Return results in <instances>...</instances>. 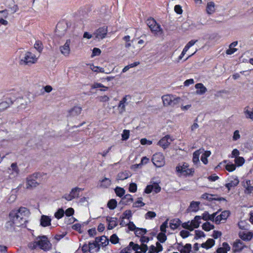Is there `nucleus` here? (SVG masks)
I'll return each instance as SVG.
<instances>
[{"label": "nucleus", "instance_id": "obj_1", "mask_svg": "<svg viewBox=\"0 0 253 253\" xmlns=\"http://www.w3.org/2000/svg\"><path fill=\"white\" fill-rule=\"evenodd\" d=\"M29 214V211L24 207H21L17 210H14L9 213V223L11 226L13 227L22 226L27 222Z\"/></svg>", "mask_w": 253, "mask_h": 253}, {"label": "nucleus", "instance_id": "obj_2", "mask_svg": "<svg viewBox=\"0 0 253 253\" xmlns=\"http://www.w3.org/2000/svg\"><path fill=\"white\" fill-rule=\"evenodd\" d=\"M29 248L34 250L39 247L41 249L47 251L51 248V244L45 236H39L36 238V240L30 243L28 245Z\"/></svg>", "mask_w": 253, "mask_h": 253}, {"label": "nucleus", "instance_id": "obj_3", "mask_svg": "<svg viewBox=\"0 0 253 253\" xmlns=\"http://www.w3.org/2000/svg\"><path fill=\"white\" fill-rule=\"evenodd\" d=\"M19 63L22 66L31 65L37 62L38 57L29 51L21 52L19 57Z\"/></svg>", "mask_w": 253, "mask_h": 253}, {"label": "nucleus", "instance_id": "obj_4", "mask_svg": "<svg viewBox=\"0 0 253 253\" xmlns=\"http://www.w3.org/2000/svg\"><path fill=\"white\" fill-rule=\"evenodd\" d=\"M42 174L39 173H35L28 176L26 178V189H32L38 186L42 181Z\"/></svg>", "mask_w": 253, "mask_h": 253}, {"label": "nucleus", "instance_id": "obj_5", "mask_svg": "<svg viewBox=\"0 0 253 253\" xmlns=\"http://www.w3.org/2000/svg\"><path fill=\"white\" fill-rule=\"evenodd\" d=\"M163 103L165 106H174L177 105L181 99L171 94L164 95L162 97Z\"/></svg>", "mask_w": 253, "mask_h": 253}, {"label": "nucleus", "instance_id": "obj_6", "mask_svg": "<svg viewBox=\"0 0 253 253\" xmlns=\"http://www.w3.org/2000/svg\"><path fill=\"white\" fill-rule=\"evenodd\" d=\"M188 168V166L186 163H184L182 165H178L176 167V171L180 176L192 175L194 171V169Z\"/></svg>", "mask_w": 253, "mask_h": 253}, {"label": "nucleus", "instance_id": "obj_7", "mask_svg": "<svg viewBox=\"0 0 253 253\" xmlns=\"http://www.w3.org/2000/svg\"><path fill=\"white\" fill-rule=\"evenodd\" d=\"M201 219V216L197 215L191 222H184L182 224V226L184 228L190 231H193L194 228H197L199 226Z\"/></svg>", "mask_w": 253, "mask_h": 253}, {"label": "nucleus", "instance_id": "obj_8", "mask_svg": "<svg viewBox=\"0 0 253 253\" xmlns=\"http://www.w3.org/2000/svg\"><path fill=\"white\" fill-rule=\"evenodd\" d=\"M130 99L129 95H126L120 100L117 106L118 113L119 115H122L126 111V106L128 104V100Z\"/></svg>", "mask_w": 253, "mask_h": 253}, {"label": "nucleus", "instance_id": "obj_9", "mask_svg": "<svg viewBox=\"0 0 253 253\" xmlns=\"http://www.w3.org/2000/svg\"><path fill=\"white\" fill-rule=\"evenodd\" d=\"M147 25L151 29L152 32H154L156 34L160 33L162 34L163 30L161 27V26L158 24L154 18H150L147 20Z\"/></svg>", "mask_w": 253, "mask_h": 253}, {"label": "nucleus", "instance_id": "obj_10", "mask_svg": "<svg viewBox=\"0 0 253 253\" xmlns=\"http://www.w3.org/2000/svg\"><path fill=\"white\" fill-rule=\"evenodd\" d=\"M152 161L154 165L157 168H161L165 164L164 156L161 153H158L154 155Z\"/></svg>", "mask_w": 253, "mask_h": 253}, {"label": "nucleus", "instance_id": "obj_11", "mask_svg": "<svg viewBox=\"0 0 253 253\" xmlns=\"http://www.w3.org/2000/svg\"><path fill=\"white\" fill-rule=\"evenodd\" d=\"M107 32V27L103 26L96 30L93 33V36L94 37L96 40L100 41L106 37Z\"/></svg>", "mask_w": 253, "mask_h": 253}, {"label": "nucleus", "instance_id": "obj_12", "mask_svg": "<svg viewBox=\"0 0 253 253\" xmlns=\"http://www.w3.org/2000/svg\"><path fill=\"white\" fill-rule=\"evenodd\" d=\"M29 102V101L26 97L17 98L15 100V104L17 105V111H21L25 109Z\"/></svg>", "mask_w": 253, "mask_h": 253}, {"label": "nucleus", "instance_id": "obj_13", "mask_svg": "<svg viewBox=\"0 0 253 253\" xmlns=\"http://www.w3.org/2000/svg\"><path fill=\"white\" fill-rule=\"evenodd\" d=\"M83 190V189L79 187L73 188L70 193L64 195L63 198L67 201H71L75 198H78L80 192Z\"/></svg>", "mask_w": 253, "mask_h": 253}, {"label": "nucleus", "instance_id": "obj_14", "mask_svg": "<svg viewBox=\"0 0 253 253\" xmlns=\"http://www.w3.org/2000/svg\"><path fill=\"white\" fill-rule=\"evenodd\" d=\"M71 43V41L70 39H67L64 44L62 45H61L59 47V50L61 53L64 56L67 57L69 56L70 52V44Z\"/></svg>", "mask_w": 253, "mask_h": 253}, {"label": "nucleus", "instance_id": "obj_15", "mask_svg": "<svg viewBox=\"0 0 253 253\" xmlns=\"http://www.w3.org/2000/svg\"><path fill=\"white\" fill-rule=\"evenodd\" d=\"M173 139L169 135H167L161 139L157 144L165 149L170 145Z\"/></svg>", "mask_w": 253, "mask_h": 253}, {"label": "nucleus", "instance_id": "obj_16", "mask_svg": "<svg viewBox=\"0 0 253 253\" xmlns=\"http://www.w3.org/2000/svg\"><path fill=\"white\" fill-rule=\"evenodd\" d=\"M130 247H132V249L135 251L140 250V252L144 253H146L148 250V247L146 245L142 244L141 246L138 245L137 244L134 243L133 242L129 243Z\"/></svg>", "mask_w": 253, "mask_h": 253}, {"label": "nucleus", "instance_id": "obj_17", "mask_svg": "<svg viewBox=\"0 0 253 253\" xmlns=\"http://www.w3.org/2000/svg\"><path fill=\"white\" fill-rule=\"evenodd\" d=\"M7 172L10 175L13 176L17 175L19 172V169L16 163H12L10 167L8 168Z\"/></svg>", "mask_w": 253, "mask_h": 253}, {"label": "nucleus", "instance_id": "obj_18", "mask_svg": "<svg viewBox=\"0 0 253 253\" xmlns=\"http://www.w3.org/2000/svg\"><path fill=\"white\" fill-rule=\"evenodd\" d=\"M243 186L245 188L244 192L247 194L253 193V186L251 184L250 180H246L243 182Z\"/></svg>", "mask_w": 253, "mask_h": 253}, {"label": "nucleus", "instance_id": "obj_19", "mask_svg": "<svg viewBox=\"0 0 253 253\" xmlns=\"http://www.w3.org/2000/svg\"><path fill=\"white\" fill-rule=\"evenodd\" d=\"M246 247L243 243L240 240H236L233 245V250L234 252H239Z\"/></svg>", "mask_w": 253, "mask_h": 253}, {"label": "nucleus", "instance_id": "obj_20", "mask_svg": "<svg viewBox=\"0 0 253 253\" xmlns=\"http://www.w3.org/2000/svg\"><path fill=\"white\" fill-rule=\"evenodd\" d=\"M239 236L243 240L250 241L253 237V233L251 232L241 231L239 233Z\"/></svg>", "mask_w": 253, "mask_h": 253}, {"label": "nucleus", "instance_id": "obj_21", "mask_svg": "<svg viewBox=\"0 0 253 253\" xmlns=\"http://www.w3.org/2000/svg\"><path fill=\"white\" fill-rule=\"evenodd\" d=\"M117 218L109 216L107 217L106 221L108 223V229L111 230L115 227L117 225Z\"/></svg>", "mask_w": 253, "mask_h": 253}, {"label": "nucleus", "instance_id": "obj_22", "mask_svg": "<svg viewBox=\"0 0 253 253\" xmlns=\"http://www.w3.org/2000/svg\"><path fill=\"white\" fill-rule=\"evenodd\" d=\"M163 250V247L159 242H157L156 246H151L150 248L148 253H158Z\"/></svg>", "mask_w": 253, "mask_h": 253}, {"label": "nucleus", "instance_id": "obj_23", "mask_svg": "<svg viewBox=\"0 0 253 253\" xmlns=\"http://www.w3.org/2000/svg\"><path fill=\"white\" fill-rule=\"evenodd\" d=\"M95 241L99 246H106L109 243L108 239L104 236H102L100 237H96Z\"/></svg>", "mask_w": 253, "mask_h": 253}, {"label": "nucleus", "instance_id": "obj_24", "mask_svg": "<svg viewBox=\"0 0 253 253\" xmlns=\"http://www.w3.org/2000/svg\"><path fill=\"white\" fill-rule=\"evenodd\" d=\"M40 223L43 227L49 226L51 224V218L48 216L43 215L41 216Z\"/></svg>", "mask_w": 253, "mask_h": 253}, {"label": "nucleus", "instance_id": "obj_25", "mask_svg": "<svg viewBox=\"0 0 253 253\" xmlns=\"http://www.w3.org/2000/svg\"><path fill=\"white\" fill-rule=\"evenodd\" d=\"M82 108L80 106H75L72 108L69 112V115L71 117L78 116L81 113Z\"/></svg>", "mask_w": 253, "mask_h": 253}, {"label": "nucleus", "instance_id": "obj_26", "mask_svg": "<svg viewBox=\"0 0 253 253\" xmlns=\"http://www.w3.org/2000/svg\"><path fill=\"white\" fill-rule=\"evenodd\" d=\"M195 87L197 89L196 92L197 94H203L207 91V88L201 83L196 84Z\"/></svg>", "mask_w": 253, "mask_h": 253}, {"label": "nucleus", "instance_id": "obj_27", "mask_svg": "<svg viewBox=\"0 0 253 253\" xmlns=\"http://www.w3.org/2000/svg\"><path fill=\"white\" fill-rule=\"evenodd\" d=\"M203 149H200L193 153L192 161L194 164H197L199 162L200 155L203 153Z\"/></svg>", "mask_w": 253, "mask_h": 253}, {"label": "nucleus", "instance_id": "obj_28", "mask_svg": "<svg viewBox=\"0 0 253 253\" xmlns=\"http://www.w3.org/2000/svg\"><path fill=\"white\" fill-rule=\"evenodd\" d=\"M239 181L237 177L233 178L229 182L225 184L226 187L228 188V191L230 190L232 187L236 186L239 184Z\"/></svg>", "mask_w": 253, "mask_h": 253}, {"label": "nucleus", "instance_id": "obj_29", "mask_svg": "<svg viewBox=\"0 0 253 253\" xmlns=\"http://www.w3.org/2000/svg\"><path fill=\"white\" fill-rule=\"evenodd\" d=\"M7 15L8 13L6 11H0V23L4 25H7L8 22L4 19L6 18Z\"/></svg>", "mask_w": 253, "mask_h": 253}, {"label": "nucleus", "instance_id": "obj_30", "mask_svg": "<svg viewBox=\"0 0 253 253\" xmlns=\"http://www.w3.org/2000/svg\"><path fill=\"white\" fill-rule=\"evenodd\" d=\"M206 11L208 14L211 15L215 11V4L212 1L208 2Z\"/></svg>", "mask_w": 253, "mask_h": 253}, {"label": "nucleus", "instance_id": "obj_31", "mask_svg": "<svg viewBox=\"0 0 253 253\" xmlns=\"http://www.w3.org/2000/svg\"><path fill=\"white\" fill-rule=\"evenodd\" d=\"M216 214H217V213L215 212V213H213L211 214H209L208 213V212H205L204 213H203L202 214V216H201V219H203L206 221L209 220L213 221L214 218L215 216L216 215Z\"/></svg>", "mask_w": 253, "mask_h": 253}, {"label": "nucleus", "instance_id": "obj_32", "mask_svg": "<svg viewBox=\"0 0 253 253\" xmlns=\"http://www.w3.org/2000/svg\"><path fill=\"white\" fill-rule=\"evenodd\" d=\"M191 245L186 244L184 246H181L178 248V250L181 253H190L191 250Z\"/></svg>", "mask_w": 253, "mask_h": 253}, {"label": "nucleus", "instance_id": "obj_33", "mask_svg": "<svg viewBox=\"0 0 253 253\" xmlns=\"http://www.w3.org/2000/svg\"><path fill=\"white\" fill-rule=\"evenodd\" d=\"M237 45V42H235L231 43L229 46V48L226 50V53L227 54L231 55L235 52L237 49L234 48Z\"/></svg>", "mask_w": 253, "mask_h": 253}, {"label": "nucleus", "instance_id": "obj_34", "mask_svg": "<svg viewBox=\"0 0 253 253\" xmlns=\"http://www.w3.org/2000/svg\"><path fill=\"white\" fill-rule=\"evenodd\" d=\"M202 154L201 158V161L205 165L208 163V158L210 157L211 152L210 151H204Z\"/></svg>", "mask_w": 253, "mask_h": 253}, {"label": "nucleus", "instance_id": "obj_35", "mask_svg": "<svg viewBox=\"0 0 253 253\" xmlns=\"http://www.w3.org/2000/svg\"><path fill=\"white\" fill-rule=\"evenodd\" d=\"M244 113L247 118L250 119L253 121V108L252 111H250L249 107L247 106L244 108Z\"/></svg>", "mask_w": 253, "mask_h": 253}, {"label": "nucleus", "instance_id": "obj_36", "mask_svg": "<svg viewBox=\"0 0 253 253\" xmlns=\"http://www.w3.org/2000/svg\"><path fill=\"white\" fill-rule=\"evenodd\" d=\"M123 41L125 42V47L126 48H128L131 46L132 41H131L130 37L129 36L127 35L123 37Z\"/></svg>", "mask_w": 253, "mask_h": 253}, {"label": "nucleus", "instance_id": "obj_37", "mask_svg": "<svg viewBox=\"0 0 253 253\" xmlns=\"http://www.w3.org/2000/svg\"><path fill=\"white\" fill-rule=\"evenodd\" d=\"M214 244V241L212 239H208L207 242L202 244V247L203 248L209 249L212 247Z\"/></svg>", "mask_w": 253, "mask_h": 253}, {"label": "nucleus", "instance_id": "obj_38", "mask_svg": "<svg viewBox=\"0 0 253 253\" xmlns=\"http://www.w3.org/2000/svg\"><path fill=\"white\" fill-rule=\"evenodd\" d=\"M129 176V174L126 171L122 172L118 174L117 179L118 180H124L127 178Z\"/></svg>", "mask_w": 253, "mask_h": 253}, {"label": "nucleus", "instance_id": "obj_39", "mask_svg": "<svg viewBox=\"0 0 253 253\" xmlns=\"http://www.w3.org/2000/svg\"><path fill=\"white\" fill-rule=\"evenodd\" d=\"M200 202H192L190 205V210L191 211H197L199 209V206Z\"/></svg>", "mask_w": 253, "mask_h": 253}, {"label": "nucleus", "instance_id": "obj_40", "mask_svg": "<svg viewBox=\"0 0 253 253\" xmlns=\"http://www.w3.org/2000/svg\"><path fill=\"white\" fill-rule=\"evenodd\" d=\"M111 184V180L108 178H105L101 181V186L104 188H107Z\"/></svg>", "mask_w": 253, "mask_h": 253}, {"label": "nucleus", "instance_id": "obj_41", "mask_svg": "<svg viewBox=\"0 0 253 253\" xmlns=\"http://www.w3.org/2000/svg\"><path fill=\"white\" fill-rule=\"evenodd\" d=\"M214 227V226L209 222H206L202 225L203 229L206 231H209L213 229Z\"/></svg>", "mask_w": 253, "mask_h": 253}, {"label": "nucleus", "instance_id": "obj_42", "mask_svg": "<svg viewBox=\"0 0 253 253\" xmlns=\"http://www.w3.org/2000/svg\"><path fill=\"white\" fill-rule=\"evenodd\" d=\"M139 64V62H135L132 64L127 65L123 68V69L122 70V72L125 73L126 71H127L130 68L134 67L137 66Z\"/></svg>", "mask_w": 253, "mask_h": 253}, {"label": "nucleus", "instance_id": "obj_43", "mask_svg": "<svg viewBox=\"0 0 253 253\" xmlns=\"http://www.w3.org/2000/svg\"><path fill=\"white\" fill-rule=\"evenodd\" d=\"M64 214V211L62 209H59L55 213L54 216L57 219L61 218Z\"/></svg>", "mask_w": 253, "mask_h": 253}, {"label": "nucleus", "instance_id": "obj_44", "mask_svg": "<svg viewBox=\"0 0 253 253\" xmlns=\"http://www.w3.org/2000/svg\"><path fill=\"white\" fill-rule=\"evenodd\" d=\"M146 233V230L144 228H137L135 230V234L137 236H142Z\"/></svg>", "mask_w": 253, "mask_h": 253}, {"label": "nucleus", "instance_id": "obj_45", "mask_svg": "<svg viewBox=\"0 0 253 253\" xmlns=\"http://www.w3.org/2000/svg\"><path fill=\"white\" fill-rule=\"evenodd\" d=\"M107 206L110 209L113 210L115 209L117 206V201L114 199L110 200L108 202Z\"/></svg>", "mask_w": 253, "mask_h": 253}, {"label": "nucleus", "instance_id": "obj_46", "mask_svg": "<svg viewBox=\"0 0 253 253\" xmlns=\"http://www.w3.org/2000/svg\"><path fill=\"white\" fill-rule=\"evenodd\" d=\"M142 198H139L133 203V207L135 208L142 207L145 205V204L142 201Z\"/></svg>", "mask_w": 253, "mask_h": 253}, {"label": "nucleus", "instance_id": "obj_47", "mask_svg": "<svg viewBox=\"0 0 253 253\" xmlns=\"http://www.w3.org/2000/svg\"><path fill=\"white\" fill-rule=\"evenodd\" d=\"M158 240L161 243H164L167 240V236L165 234V233L161 232L157 236Z\"/></svg>", "mask_w": 253, "mask_h": 253}, {"label": "nucleus", "instance_id": "obj_48", "mask_svg": "<svg viewBox=\"0 0 253 253\" xmlns=\"http://www.w3.org/2000/svg\"><path fill=\"white\" fill-rule=\"evenodd\" d=\"M235 163L238 166H241L245 163V159L242 157H237L235 159Z\"/></svg>", "mask_w": 253, "mask_h": 253}, {"label": "nucleus", "instance_id": "obj_49", "mask_svg": "<svg viewBox=\"0 0 253 253\" xmlns=\"http://www.w3.org/2000/svg\"><path fill=\"white\" fill-rule=\"evenodd\" d=\"M179 221L177 220H171L169 223V226L172 229H176L179 226Z\"/></svg>", "mask_w": 253, "mask_h": 253}, {"label": "nucleus", "instance_id": "obj_50", "mask_svg": "<svg viewBox=\"0 0 253 253\" xmlns=\"http://www.w3.org/2000/svg\"><path fill=\"white\" fill-rule=\"evenodd\" d=\"M34 48L39 52H41L43 48L42 43L40 41L36 42L34 44Z\"/></svg>", "mask_w": 253, "mask_h": 253}, {"label": "nucleus", "instance_id": "obj_51", "mask_svg": "<svg viewBox=\"0 0 253 253\" xmlns=\"http://www.w3.org/2000/svg\"><path fill=\"white\" fill-rule=\"evenodd\" d=\"M132 215L131 211L130 210H126L122 214V218L123 219L127 218L129 219Z\"/></svg>", "mask_w": 253, "mask_h": 253}, {"label": "nucleus", "instance_id": "obj_52", "mask_svg": "<svg viewBox=\"0 0 253 253\" xmlns=\"http://www.w3.org/2000/svg\"><path fill=\"white\" fill-rule=\"evenodd\" d=\"M115 192L117 196L119 197H122L125 194V191L122 188L117 187L115 189Z\"/></svg>", "mask_w": 253, "mask_h": 253}, {"label": "nucleus", "instance_id": "obj_53", "mask_svg": "<svg viewBox=\"0 0 253 253\" xmlns=\"http://www.w3.org/2000/svg\"><path fill=\"white\" fill-rule=\"evenodd\" d=\"M129 136V130L125 129L122 134V139L123 140H127Z\"/></svg>", "mask_w": 253, "mask_h": 253}, {"label": "nucleus", "instance_id": "obj_54", "mask_svg": "<svg viewBox=\"0 0 253 253\" xmlns=\"http://www.w3.org/2000/svg\"><path fill=\"white\" fill-rule=\"evenodd\" d=\"M197 42V40H191V41H190L185 46L184 49H185V50H186L187 51L188 50V49L191 46H192Z\"/></svg>", "mask_w": 253, "mask_h": 253}, {"label": "nucleus", "instance_id": "obj_55", "mask_svg": "<svg viewBox=\"0 0 253 253\" xmlns=\"http://www.w3.org/2000/svg\"><path fill=\"white\" fill-rule=\"evenodd\" d=\"M197 42V40H191V41H190L185 46L184 49H185V50H186L187 51L188 50V49L191 46H192Z\"/></svg>", "mask_w": 253, "mask_h": 253}, {"label": "nucleus", "instance_id": "obj_56", "mask_svg": "<svg viewBox=\"0 0 253 253\" xmlns=\"http://www.w3.org/2000/svg\"><path fill=\"white\" fill-rule=\"evenodd\" d=\"M197 119H196L195 121V122L193 123V124L191 126L190 129L192 132H195L198 129L199 127V126L197 123Z\"/></svg>", "mask_w": 253, "mask_h": 253}, {"label": "nucleus", "instance_id": "obj_57", "mask_svg": "<svg viewBox=\"0 0 253 253\" xmlns=\"http://www.w3.org/2000/svg\"><path fill=\"white\" fill-rule=\"evenodd\" d=\"M156 213L154 211H149L147 212L145 214L146 219L153 218L156 217Z\"/></svg>", "mask_w": 253, "mask_h": 253}, {"label": "nucleus", "instance_id": "obj_58", "mask_svg": "<svg viewBox=\"0 0 253 253\" xmlns=\"http://www.w3.org/2000/svg\"><path fill=\"white\" fill-rule=\"evenodd\" d=\"M88 246H89V252H91L92 250L99 247V246L98 245L96 241H95L93 243H89L88 244Z\"/></svg>", "mask_w": 253, "mask_h": 253}, {"label": "nucleus", "instance_id": "obj_59", "mask_svg": "<svg viewBox=\"0 0 253 253\" xmlns=\"http://www.w3.org/2000/svg\"><path fill=\"white\" fill-rule=\"evenodd\" d=\"M168 220H166L163 224L161 225L160 229L161 232L166 233V228L168 227Z\"/></svg>", "mask_w": 253, "mask_h": 253}, {"label": "nucleus", "instance_id": "obj_60", "mask_svg": "<svg viewBox=\"0 0 253 253\" xmlns=\"http://www.w3.org/2000/svg\"><path fill=\"white\" fill-rule=\"evenodd\" d=\"M98 100L101 102H107L110 100V97L107 95H102L98 97Z\"/></svg>", "mask_w": 253, "mask_h": 253}, {"label": "nucleus", "instance_id": "obj_61", "mask_svg": "<svg viewBox=\"0 0 253 253\" xmlns=\"http://www.w3.org/2000/svg\"><path fill=\"white\" fill-rule=\"evenodd\" d=\"M101 52V51L99 48L95 47L92 50V53L91 55V57L98 56L100 54Z\"/></svg>", "mask_w": 253, "mask_h": 253}, {"label": "nucleus", "instance_id": "obj_62", "mask_svg": "<svg viewBox=\"0 0 253 253\" xmlns=\"http://www.w3.org/2000/svg\"><path fill=\"white\" fill-rule=\"evenodd\" d=\"M238 226L241 229H246L248 227V224L245 221H240L238 223Z\"/></svg>", "mask_w": 253, "mask_h": 253}, {"label": "nucleus", "instance_id": "obj_63", "mask_svg": "<svg viewBox=\"0 0 253 253\" xmlns=\"http://www.w3.org/2000/svg\"><path fill=\"white\" fill-rule=\"evenodd\" d=\"M129 190L131 192H135L137 190V185L134 183H130L129 186Z\"/></svg>", "mask_w": 253, "mask_h": 253}, {"label": "nucleus", "instance_id": "obj_64", "mask_svg": "<svg viewBox=\"0 0 253 253\" xmlns=\"http://www.w3.org/2000/svg\"><path fill=\"white\" fill-rule=\"evenodd\" d=\"M110 240L112 243L116 244L119 241V238L116 234H113L111 236Z\"/></svg>", "mask_w": 253, "mask_h": 253}]
</instances>
